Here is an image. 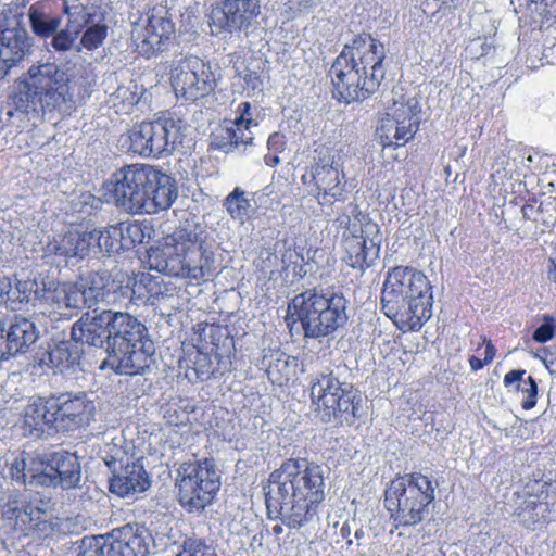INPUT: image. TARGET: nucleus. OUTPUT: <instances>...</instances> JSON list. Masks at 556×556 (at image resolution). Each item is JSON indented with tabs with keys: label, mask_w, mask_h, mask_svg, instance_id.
Instances as JSON below:
<instances>
[{
	"label": "nucleus",
	"mask_w": 556,
	"mask_h": 556,
	"mask_svg": "<svg viewBox=\"0 0 556 556\" xmlns=\"http://www.w3.org/2000/svg\"><path fill=\"white\" fill-rule=\"evenodd\" d=\"M268 510L279 514L289 529H301L318 519L326 500L321 465L307 458H287L273 470L264 486Z\"/></svg>",
	"instance_id": "nucleus-1"
},
{
	"label": "nucleus",
	"mask_w": 556,
	"mask_h": 556,
	"mask_svg": "<svg viewBox=\"0 0 556 556\" xmlns=\"http://www.w3.org/2000/svg\"><path fill=\"white\" fill-rule=\"evenodd\" d=\"M386 56L384 45L378 39L367 33L356 35L329 70L332 97L345 104L370 98L384 79Z\"/></svg>",
	"instance_id": "nucleus-2"
},
{
	"label": "nucleus",
	"mask_w": 556,
	"mask_h": 556,
	"mask_svg": "<svg viewBox=\"0 0 556 556\" xmlns=\"http://www.w3.org/2000/svg\"><path fill=\"white\" fill-rule=\"evenodd\" d=\"M432 286L412 266H395L387 273L381 290V311L402 332L419 331L432 315Z\"/></svg>",
	"instance_id": "nucleus-3"
},
{
	"label": "nucleus",
	"mask_w": 556,
	"mask_h": 556,
	"mask_svg": "<svg viewBox=\"0 0 556 556\" xmlns=\"http://www.w3.org/2000/svg\"><path fill=\"white\" fill-rule=\"evenodd\" d=\"M12 102L17 113L36 118L68 112L76 104L75 84L59 64L39 62L17 81Z\"/></svg>",
	"instance_id": "nucleus-4"
},
{
	"label": "nucleus",
	"mask_w": 556,
	"mask_h": 556,
	"mask_svg": "<svg viewBox=\"0 0 556 556\" xmlns=\"http://www.w3.org/2000/svg\"><path fill=\"white\" fill-rule=\"evenodd\" d=\"M217 261L212 247L187 228H177L164 243L148 253L150 269L199 286L216 275Z\"/></svg>",
	"instance_id": "nucleus-5"
},
{
	"label": "nucleus",
	"mask_w": 556,
	"mask_h": 556,
	"mask_svg": "<svg viewBox=\"0 0 556 556\" xmlns=\"http://www.w3.org/2000/svg\"><path fill=\"white\" fill-rule=\"evenodd\" d=\"M110 185L115 204L132 214H156L169 208L177 198L176 181L147 164L122 167L113 174Z\"/></svg>",
	"instance_id": "nucleus-6"
},
{
	"label": "nucleus",
	"mask_w": 556,
	"mask_h": 556,
	"mask_svg": "<svg viewBox=\"0 0 556 556\" xmlns=\"http://www.w3.org/2000/svg\"><path fill=\"white\" fill-rule=\"evenodd\" d=\"M346 308L348 300L342 293L308 289L292 299L286 323L290 329L300 323L305 339H323L346 324Z\"/></svg>",
	"instance_id": "nucleus-7"
},
{
	"label": "nucleus",
	"mask_w": 556,
	"mask_h": 556,
	"mask_svg": "<svg viewBox=\"0 0 556 556\" xmlns=\"http://www.w3.org/2000/svg\"><path fill=\"white\" fill-rule=\"evenodd\" d=\"M437 482L421 472L397 473L384 490V507L394 527L410 528L421 523L435 500Z\"/></svg>",
	"instance_id": "nucleus-8"
},
{
	"label": "nucleus",
	"mask_w": 556,
	"mask_h": 556,
	"mask_svg": "<svg viewBox=\"0 0 556 556\" xmlns=\"http://www.w3.org/2000/svg\"><path fill=\"white\" fill-rule=\"evenodd\" d=\"M110 341V357L117 372L141 374L154 354L153 342L146 326L128 313H114Z\"/></svg>",
	"instance_id": "nucleus-9"
},
{
	"label": "nucleus",
	"mask_w": 556,
	"mask_h": 556,
	"mask_svg": "<svg viewBox=\"0 0 556 556\" xmlns=\"http://www.w3.org/2000/svg\"><path fill=\"white\" fill-rule=\"evenodd\" d=\"M341 151L331 142H315L312 162L301 176L307 193L321 205L344 199L346 182Z\"/></svg>",
	"instance_id": "nucleus-10"
},
{
	"label": "nucleus",
	"mask_w": 556,
	"mask_h": 556,
	"mask_svg": "<svg viewBox=\"0 0 556 556\" xmlns=\"http://www.w3.org/2000/svg\"><path fill=\"white\" fill-rule=\"evenodd\" d=\"M311 401L316 416L325 424L352 425L362 403L353 384L341 382L332 371L320 374L311 386Z\"/></svg>",
	"instance_id": "nucleus-11"
},
{
	"label": "nucleus",
	"mask_w": 556,
	"mask_h": 556,
	"mask_svg": "<svg viewBox=\"0 0 556 556\" xmlns=\"http://www.w3.org/2000/svg\"><path fill=\"white\" fill-rule=\"evenodd\" d=\"M220 485V475L212 458L184 462L176 471V497L189 514L204 511L214 502Z\"/></svg>",
	"instance_id": "nucleus-12"
},
{
	"label": "nucleus",
	"mask_w": 556,
	"mask_h": 556,
	"mask_svg": "<svg viewBox=\"0 0 556 556\" xmlns=\"http://www.w3.org/2000/svg\"><path fill=\"white\" fill-rule=\"evenodd\" d=\"M338 220L344 225L342 232L343 262L351 268L365 271L375 265L382 244L380 226L368 214L357 212L351 218L341 215Z\"/></svg>",
	"instance_id": "nucleus-13"
},
{
	"label": "nucleus",
	"mask_w": 556,
	"mask_h": 556,
	"mask_svg": "<svg viewBox=\"0 0 556 556\" xmlns=\"http://www.w3.org/2000/svg\"><path fill=\"white\" fill-rule=\"evenodd\" d=\"M176 39V25L166 4L147 8L132 28L136 52L146 58H156L168 51Z\"/></svg>",
	"instance_id": "nucleus-14"
},
{
	"label": "nucleus",
	"mask_w": 556,
	"mask_h": 556,
	"mask_svg": "<svg viewBox=\"0 0 556 556\" xmlns=\"http://www.w3.org/2000/svg\"><path fill=\"white\" fill-rule=\"evenodd\" d=\"M168 80L175 96L190 102L212 94L218 81L212 64L193 54L170 63Z\"/></svg>",
	"instance_id": "nucleus-15"
},
{
	"label": "nucleus",
	"mask_w": 556,
	"mask_h": 556,
	"mask_svg": "<svg viewBox=\"0 0 556 556\" xmlns=\"http://www.w3.org/2000/svg\"><path fill=\"white\" fill-rule=\"evenodd\" d=\"M421 106L417 99L401 97L379 118L376 137L383 150H396L410 142L420 128Z\"/></svg>",
	"instance_id": "nucleus-16"
},
{
	"label": "nucleus",
	"mask_w": 556,
	"mask_h": 556,
	"mask_svg": "<svg viewBox=\"0 0 556 556\" xmlns=\"http://www.w3.org/2000/svg\"><path fill=\"white\" fill-rule=\"evenodd\" d=\"M1 515L20 538L45 540L59 530L58 519L51 513L34 505L21 493L9 495Z\"/></svg>",
	"instance_id": "nucleus-17"
},
{
	"label": "nucleus",
	"mask_w": 556,
	"mask_h": 556,
	"mask_svg": "<svg viewBox=\"0 0 556 556\" xmlns=\"http://www.w3.org/2000/svg\"><path fill=\"white\" fill-rule=\"evenodd\" d=\"M261 14L260 0H219L212 4L208 25L212 33L247 31Z\"/></svg>",
	"instance_id": "nucleus-18"
},
{
	"label": "nucleus",
	"mask_w": 556,
	"mask_h": 556,
	"mask_svg": "<svg viewBox=\"0 0 556 556\" xmlns=\"http://www.w3.org/2000/svg\"><path fill=\"white\" fill-rule=\"evenodd\" d=\"M525 500L517 516L527 529L536 530L547 523L552 510L551 498L556 494L552 483L531 480L523 488Z\"/></svg>",
	"instance_id": "nucleus-19"
},
{
	"label": "nucleus",
	"mask_w": 556,
	"mask_h": 556,
	"mask_svg": "<svg viewBox=\"0 0 556 556\" xmlns=\"http://www.w3.org/2000/svg\"><path fill=\"white\" fill-rule=\"evenodd\" d=\"M152 541L143 526L127 523L99 540L102 556H147Z\"/></svg>",
	"instance_id": "nucleus-20"
},
{
	"label": "nucleus",
	"mask_w": 556,
	"mask_h": 556,
	"mask_svg": "<svg viewBox=\"0 0 556 556\" xmlns=\"http://www.w3.org/2000/svg\"><path fill=\"white\" fill-rule=\"evenodd\" d=\"M55 429L74 431L88 426L94 415V404L85 393L51 395Z\"/></svg>",
	"instance_id": "nucleus-21"
},
{
	"label": "nucleus",
	"mask_w": 556,
	"mask_h": 556,
	"mask_svg": "<svg viewBox=\"0 0 556 556\" xmlns=\"http://www.w3.org/2000/svg\"><path fill=\"white\" fill-rule=\"evenodd\" d=\"M34 39L24 27L0 26V80L28 56Z\"/></svg>",
	"instance_id": "nucleus-22"
},
{
	"label": "nucleus",
	"mask_w": 556,
	"mask_h": 556,
	"mask_svg": "<svg viewBox=\"0 0 556 556\" xmlns=\"http://www.w3.org/2000/svg\"><path fill=\"white\" fill-rule=\"evenodd\" d=\"M232 121H224L215 130L214 138L219 149H228L239 146H248L253 142V134L250 130L253 121L252 105L249 101L239 103Z\"/></svg>",
	"instance_id": "nucleus-23"
},
{
	"label": "nucleus",
	"mask_w": 556,
	"mask_h": 556,
	"mask_svg": "<svg viewBox=\"0 0 556 556\" xmlns=\"http://www.w3.org/2000/svg\"><path fill=\"white\" fill-rule=\"evenodd\" d=\"M113 315L114 313L111 311H103L100 314L89 312L83 314L72 327V340L78 345L86 343L92 346H102L106 342L110 352Z\"/></svg>",
	"instance_id": "nucleus-24"
},
{
	"label": "nucleus",
	"mask_w": 556,
	"mask_h": 556,
	"mask_svg": "<svg viewBox=\"0 0 556 556\" xmlns=\"http://www.w3.org/2000/svg\"><path fill=\"white\" fill-rule=\"evenodd\" d=\"M45 473L49 478L50 484L60 485L68 490L75 488L80 481V464L78 458L66 451L52 452L45 456L42 460Z\"/></svg>",
	"instance_id": "nucleus-25"
},
{
	"label": "nucleus",
	"mask_w": 556,
	"mask_h": 556,
	"mask_svg": "<svg viewBox=\"0 0 556 556\" xmlns=\"http://www.w3.org/2000/svg\"><path fill=\"white\" fill-rule=\"evenodd\" d=\"M149 131L146 129L144 134H149L151 138L150 151H153V156H161L164 152H172L177 146L182 144L185 134L180 119L164 118L153 122H147Z\"/></svg>",
	"instance_id": "nucleus-26"
},
{
	"label": "nucleus",
	"mask_w": 556,
	"mask_h": 556,
	"mask_svg": "<svg viewBox=\"0 0 556 556\" xmlns=\"http://www.w3.org/2000/svg\"><path fill=\"white\" fill-rule=\"evenodd\" d=\"M195 344L214 354L215 359L220 362L229 351L228 345H232V338L229 337L227 329L216 323L201 321L194 327Z\"/></svg>",
	"instance_id": "nucleus-27"
},
{
	"label": "nucleus",
	"mask_w": 556,
	"mask_h": 556,
	"mask_svg": "<svg viewBox=\"0 0 556 556\" xmlns=\"http://www.w3.org/2000/svg\"><path fill=\"white\" fill-rule=\"evenodd\" d=\"M55 10H60V0H39L29 7V25L37 37L49 38L59 29L62 17L53 14Z\"/></svg>",
	"instance_id": "nucleus-28"
},
{
	"label": "nucleus",
	"mask_w": 556,
	"mask_h": 556,
	"mask_svg": "<svg viewBox=\"0 0 556 556\" xmlns=\"http://www.w3.org/2000/svg\"><path fill=\"white\" fill-rule=\"evenodd\" d=\"M38 332L35 324L22 316H15L9 327H5L4 346L8 359L17 354L25 353L36 342Z\"/></svg>",
	"instance_id": "nucleus-29"
},
{
	"label": "nucleus",
	"mask_w": 556,
	"mask_h": 556,
	"mask_svg": "<svg viewBox=\"0 0 556 556\" xmlns=\"http://www.w3.org/2000/svg\"><path fill=\"white\" fill-rule=\"evenodd\" d=\"M83 353L81 346L73 340L54 342L39 354V365L63 371L77 365Z\"/></svg>",
	"instance_id": "nucleus-30"
},
{
	"label": "nucleus",
	"mask_w": 556,
	"mask_h": 556,
	"mask_svg": "<svg viewBox=\"0 0 556 556\" xmlns=\"http://www.w3.org/2000/svg\"><path fill=\"white\" fill-rule=\"evenodd\" d=\"M22 422L23 428L29 433L43 432L46 428L55 429L51 395L38 396L29 402L24 408Z\"/></svg>",
	"instance_id": "nucleus-31"
},
{
	"label": "nucleus",
	"mask_w": 556,
	"mask_h": 556,
	"mask_svg": "<svg viewBox=\"0 0 556 556\" xmlns=\"http://www.w3.org/2000/svg\"><path fill=\"white\" fill-rule=\"evenodd\" d=\"M149 485L150 481L143 467L131 464L110 479L109 490L113 494L125 497L135 492H143Z\"/></svg>",
	"instance_id": "nucleus-32"
},
{
	"label": "nucleus",
	"mask_w": 556,
	"mask_h": 556,
	"mask_svg": "<svg viewBox=\"0 0 556 556\" xmlns=\"http://www.w3.org/2000/svg\"><path fill=\"white\" fill-rule=\"evenodd\" d=\"M134 294L151 304H155L166 298L177 294V287L172 282H165L161 276H153L150 273H141L136 279L132 288Z\"/></svg>",
	"instance_id": "nucleus-33"
},
{
	"label": "nucleus",
	"mask_w": 556,
	"mask_h": 556,
	"mask_svg": "<svg viewBox=\"0 0 556 556\" xmlns=\"http://www.w3.org/2000/svg\"><path fill=\"white\" fill-rule=\"evenodd\" d=\"M96 248V232L67 230L56 242L54 253L64 257H85Z\"/></svg>",
	"instance_id": "nucleus-34"
},
{
	"label": "nucleus",
	"mask_w": 556,
	"mask_h": 556,
	"mask_svg": "<svg viewBox=\"0 0 556 556\" xmlns=\"http://www.w3.org/2000/svg\"><path fill=\"white\" fill-rule=\"evenodd\" d=\"M214 354L194 344L189 349L180 362L185 368L186 377L190 380H207L214 372L212 357Z\"/></svg>",
	"instance_id": "nucleus-35"
},
{
	"label": "nucleus",
	"mask_w": 556,
	"mask_h": 556,
	"mask_svg": "<svg viewBox=\"0 0 556 556\" xmlns=\"http://www.w3.org/2000/svg\"><path fill=\"white\" fill-rule=\"evenodd\" d=\"M46 300L55 303L59 309H81L86 305L89 306V300L78 282L58 286L53 292L46 295Z\"/></svg>",
	"instance_id": "nucleus-36"
},
{
	"label": "nucleus",
	"mask_w": 556,
	"mask_h": 556,
	"mask_svg": "<svg viewBox=\"0 0 556 556\" xmlns=\"http://www.w3.org/2000/svg\"><path fill=\"white\" fill-rule=\"evenodd\" d=\"M525 375V369H513L505 374L503 383L506 388L516 384L515 390L525 395L521 407L525 410H530L536 405L539 390L535 379L532 376H528L523 379Z\"/></svg>",
	"instance_id": "nucleus-37"
},
{
	"label": "nucleus",
	"mask_w": 556,
	"mask_h": 556,
	"mask_svg": "<svg viewBox=\"0 0 556 556\" xmlns=\"http://www.w3.org/2000/svg\"><path fill=\"white\" fill-rule=\"evenodd\" d=\"M60 11L67 17L66 27L76 35H79L93 22L94 12L77 0L73 3H68L67 0H60Z\"/></svg>",
	"instance_id": "nucleus-38"
},
{
	"label": "nucleus",
	"mask_w": 556,
	"mask_h": 556,
	"mask_svg": "<svg viewBox=\"0 0 556 556\" xmlns=\"http://www.w3.org/2000/svg\"><path fill=\"white\" fill-rule=\"evenodd\" d=\"M195 405L188 399H172L162 406L163 418L170 427H181L190 424V415L195 412Z\"/></svg>",
	"instance_id": "nucleus-39"
},
{
	"label": "nucleus",
	"mask_w": 556,
	"mask_h": 556,
	"mask_svg": "<svg viewBox=\"0 0 556 556\" xmlns=\"http://www.w3.org/2000/svg\"><path fill=\"white\" fill-rule=\"evenodd\" d=\"M528 11L533 28L545 30L556 25V0H529Z\"/></svg>",
	"instance_id": "nucleus-40"
},
{
	"label": "nucleus",
	"mask_w": 556,
	"mask_h": 556,
	"mask_svg": "<svg viewBox=\"0 0 556 556\" xmlns=\"http://www.w3.org/2000/svg\"><path fill=\"white\" fill-rule=\"evenodd\" d=\"M78 283L89 300V307L103 301L110 292L109 278L98 271H92L85 277H80Z\"/></svg>",
	"instance_id": "nucleus-41"
},
{
	"label": "nucleus",
	"mask_w": 556,
	"mask_h": 556,
	"mask_svg": "<svg viewBox=\"0 0 556 556\" xmlns=\"http://www.w3.org/2000/svg\"><path fill=\"white\" fill-rule=\"evenodd\" d=\"M96 232V248L108 254L125 251L119 224L111 225L103 230L93 229Z\"/></svg>",
	"instance_id": "nucleus-42"
},
{
	"label": "nucleus",
	"mask_w": 556,
	"mask_h": 556,
	"mask_svg": "<svg viewBox=\"0 0 556 556\" xmlns=\"http://www.w3.org/2000/svg\"><path fill=\"white\" fill-rule=\"evenodd\" d=\"M118 224L125 251L134 249L137 244L143 243L146 238H150L151 227L144 222L126 220Z\"/></svg>",
	"instance_id": "nucleus-43"
},
{
	"label": "nucleus",
	"mask_w": 556,
	"mask_h": 556,
	"mask_svg": "<svg viewBox=\"0 0 556 556\" xmlns=\"http://www.w3.org/2000/svg\"><path fill=\"white\" fill-rule=\"evenodd\" d=\"M224 207L232 219L244 223L249 218L251 211V200L245 197V192L236 187L224 200Z\"/></svg>",
	"instance_id": "nucleus-44"
},
{
	"label": "nucleus",
	"mask_w": 556,
	"mask_h": 556,
	"mask_svg": "<svg viewBox=\"0 0 556 556\" xmlns=\"http://www.w3.org/2000/svg\"><path fill=\"white\" fill-rule=\"evenodd\" d=\"M146 129L149 131L147 122H142L131 129L129 134L130 150L141 156H153V151H150L151 138H149V134H144Z\"/></svg>",
	"instance_id": "nucleus-45"
},
{
	"label": "nucleus",
	"mask_w": 556,
	"mask_h": 556,
	"mask_svg": "<svg viewBox=\"0 0 556 556\" xmlns=\"http://www.w3.org/2000/svg\"><path fill=\"white\" fill-rule=\"evenodd\" d=\"M108 37V26L104 23L89 24L80 38V45L88 51L102 46Z\"/></svg>",
	"instance_id": "nucleus-46"
},
{
	"label": "nucleus",
	"mask_w": 556,
	"mask_h": 556,
	"mask_svg": "<svg viewBox=\"0 0 556 556\" xmlns=\"http://www.w3.org/2000/svg\"><path fill=\"white\" fill-rule=\"evenodd\" d=\"M177 556H219L216 548L204 539L187 538Z\"/></svg>",
	"instance_id": "nucleus-47"
},
{
	"label": "nucleus",
	"mask_w": 556,
	"mask_h": 556,
	"mask_svg": "<svg viewBox=\"0 0 556 556\" xmlns=\"http://www.w3.org/2000/svg\"><path fill=\"white\" fill-rule=\"evenodd\" d=\"M33 294V283L28 280H11V290L8 295L7 305L16 309V305L28 303Z\"/></svg>",
	"instance_id": "nucleus-48"
},
{
	"label": "nucleus",
	"mask_w": 556,
	"mask_h": 556,
	"mask_svg": "<svg viewBox=\"0 0 556 556\" xmlns=\"http://www.w3.org/2000/svg\"><path fill=\"white\" fill-rule=\"evenodd\" d=\"M482 345L485 346L483 359H481L475 355H471L468 358L470 369L472 371H478V370L482 369L484 366L491 364L496 355V348L493 344L491 339H489L486 337H482V343L478 346V349H480Z\"/></svg>",
	"instance_id": "nucleus-49"
},
{
	"label": "nucleus",
	"mask_w": 556,
	"mask_h": 556,
	"mask_svg": "<svg viewBox=\"0 0 556 556\" xmlns=\"http://www.w3.org/2000/svg\"><path fill=\"white\" fill-rule=\"evenodd\" d=\"M77 37L78 35L65 26V28L53 34L51 46L55 51L66 52L72 49Z\"/></svg>",
	"instance_id": "nucleus-50"
},
{
	"label": "nucleus",
	"mask_w": 556,
	"mask_h": 556,
	"mask_svg": "<svg viewBox=\"0 0 556 556\" xmlns=\"http://www.w3.org/2000/svg\"><path fill=\"white\" fill-rule=\"evenodd\" d=\"M544 323L533 332V340L538 343H545L552 340L556 333L555 318L552 315L543 317Z\"/></svg>",
	"instance_id": "nucleus-51"
},
{
	"label": "nucleus",
	"mask_w": 556,
	"mask_h": 556,
	"mask_svg": "<svg viewBox=\"0 0 556 556\" xmlns=\"http://www.w3.org/2000/svg\"><path fill=\"white\" fill-rule=\"evenodd\" d=\"M9 475L12 480L25 483L26 482V458L24 454L16 456L9 466Z\"/></svg>",
	"instance_id": "nucleus-52"
},
{
	"label": "nucleus",
	"mask_w": 556,
	"mask_h": 556,
	"mask_svg": "<svg viewBox=\"0 0 556 556\" xmlns=\"http://www.w3.org/2000/svg\"><path fill=\"white\" fill-rule=\"evenodd\" d=\"M286 136L280 131H275L267 139V149L269 152L282 153L286 150Z\"/></svg>",
	"instance_id": "nucleus-53"
},
{
	"label": "nucleus",
	"mask_w": 556,
	"mask_h": 556,
	"mask_svg": "<svg viewBox=\"0 0 556 556\" xmlns=\"http://www.w3.org/2000/svg\"><path fill=\"white\" fill-rule=\"evenodd\" d=\"M240 78L244 81L247 88H251L253 90L262 85L260 75L251 70H247L243 74H240Z\"/></svg>",
	"instance_id": "nucleus-54"
},
{
	"label": "nucleus",
	"mask_w": 556,
	"mask_h": 556,
	"mask_svg": "<svg viewBox=\"0 0 556 556\" xmlns=\"http://www.w3.org/2000/svg\"><path fill=\"white\" fill-rule=\"evenodd\" d=\"M11 290V278L0 277V302L7 304L8 295Z\"/></svg>",
	"instance_id": "nucleus-55"
},
{
	"label": "nucleus",
	"mask_w": 556,
	"mask_h": 556,
	"mask_svg": "<svg viewBox=\"0 0 556 556\" xmlns=\"http://www.w3.org/2000/svg\"><path fill=\"white\" fill-rule=\"evenodd\" d=\"M4 332H5V324L0 319V361L8 359V354L4 346Z\"/></svg>",
	"instance_id": "nucleus-56"
},
{
	"label": "nucleus",
	"mask_w": 556,
	"mask_h": 556,
	"mask_svg": "<svg viewBox=\"0 0 556 556\" xmlns=\"http://www.w3.org/2000/svg\"><path fill=\"white\" fill-rule=\"evenodd\" d=\"M264 163L269 167H275L280 163V157L278 153L269 152L264 155Z\"/></svg>",
	"instance_id": "nucleus-57"
},
{
	"label": "nucleus",
	"mask_w": 556,
	"mask_h": 556,
	"mask_svg": "<svg viewBox=\"0 0 556 556\" xmlns=\"http://www.w3.org/2000/svg\"><path fill=\"white\" fill-rule=\"evenodd\" d=\"M548 278L556 283V247L554 256L549 258Z\"/></svg>",
	"instance_id": "nucleus-58"
},
{
	"label": "nucleus",
	"mask_w": 556,
	"mask_h": 556,
	"mask_svg": "<svg viewBox=\"0 0 556 556\" xmlns=\"http://www.w3.org/2000/svg\"><path fill=\"white\" fill-rule=\"evenodd\" d=\"M340 533H341L342 538L348 540L349 544L352 543V540L349 539L351 530H350V526L348 523L342 525V527L340 529Z\"/></svg>",
	"instance_id": "nucleus-59"
},
{
	"label": "nucleus",
	"mask_w": 556,
	"mask_h": 556,
	"mask_svg": "<svg viewBox=\"0 0 556 556\" xmlns=\"http://www.w3.org/2000/svg\"><path fill=\"white\" fill-rule=\"evenodd\" d=\"M267 374H268V376H269V378H270V380H271L273 382H276V383L280 384V386H281V384H283V380H282L281 378H276V377H275V375H274V369H273V367H271V366H269V368H268V370H267Z\"/></svg>",
	"instance_id": "nucleus-60"
},
{
	"label": "nucleus",
	"mask_w": 556,
	"mask_h": 556,
	"mask_svg": "<svg viewBox=\"0 0 556 556\" xmlns=\"http://www.w3.org/2000/svg\"><path fill=\"white\" fill-rule=\"evenodd\" d=\"M96 543H97V544H96L97 548L93 551V553H94V555H96V556H102V553H101V551L99 549V540H98V539H96ZM91 553H92V551H91V549H90V551H85V552L83 553V556H93Z\"/></svg>",
	"instance_id": "nucleus-61"
},
{
	"label": "nucleus",
	"mask_w": 556,
	"mask_h": 556,
	"mask_svg": "<svg viewBox=\"0 0 556 556\" xmlns=\"http://www.w3.org/2000/svg\"><path fill=\"white\" fill-rule=\"evenodd\" d=\"M283 526H285V525H283L282 522H281V525H275V526L273 527V533H274L275 535H277V536H279L280 534H282V532H283Z\"/></svg>",
	"instance_id": "nucleus-62"
},
{
	"label": "nucleus",
	"mask_w": 556,
	"mask_h": 556,
	"mask_svg": "<svg viewBox=\"0 0 556 556\" xmlns=\"http://www.w3.org/2000/svg\"><path fill=\"white\" fill-rule=\"evenodd\" d=\"M60 315H72V313L67 314V313H63V312H60Z\"/></svg>",
	"instance_id": "nucleus-63"
}]
</instances>
